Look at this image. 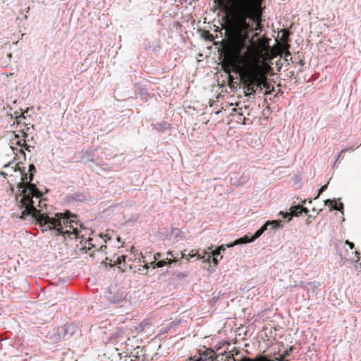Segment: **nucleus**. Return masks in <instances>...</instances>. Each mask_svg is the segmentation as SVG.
I'll return each mask as SVG.
<instances>
[{
    "label": "nucleus",
    "mask_w": 361,
    "mask_h": 361,
    "mask_svg": "<svg viewBox=\"0 0 361 361\" xmlns=\"http://www.w3.org/2000/svg\"><path fill=\"white\" fill-rule=\"evenodd\" d=\"M4 168L7 170L6 171H0V175L4 177L12 176L13 172H16L17 170L20 171V168L17 169V164L13 161L4 164Z\"/></svg>",
    "instance_id": "nucleus-5"
},
{
    "label": "nucleus",
    "mask_w": 361,
    "mask_h": 361,
    "mask_svg": "<svg viewBox=\"0 0 361 361\" xmlns=\"http://www.w3.org/2000/svg\"><path fill=\"white\" fill-rule=\"evenodd\" d=\"M355 149V146L353 145H348V146H345L342 149H341V152H351V151H353Z\"/></svg>",
    "instance_id": "nucleus-13"
},
{
    "label": "nucleus",
    "mask_w": 361,
    "mask_h": 361,
    "mask_svg": "<svg viewBox=\"0 0 361 361\" xmlns=\"http://www.w3.org/2000/svg\"><path fill=\"white\" fill-rule=\"evenodd\" d=\"M326 188H327V185H324L323 186H322L319 190L318 195H319L322 192H323Z\"/></svg>",
    "instance_id": "nucleus-20"
},
{
    "label": "nucleus",
    "mask_w": 361,
    "mask_h": 361,
    "mask_svg": "<svg viewBox=\"0 0 361 361\" xmlns=\"http://www.w3.org/2000/svg\"><path fill=\"white\" fill-rule=\"evenodd\" d=\"M29 172V176H27V174L22 173V182L19 184V188H21L22 190L24 188L27 187L29 185H32L31 182L32 181L34 174L36 172V169L33 164H30Z\"/></svg>",
    "instance_id": "nucleus-4"
},
{
    "label": "nucleus",
    "mask_w": 361,
    "mask_h": 361,
    "mask_svg": "<svg viewBox=\"0 0 361 361\" xmlns=\"http://www.w3.org/2000/svg\"><path fill=\"white\" fill-rule=\"evenodd\" d=\"M125 260H126V256H124V255H121L118 257V263L119 264H121L123 262H125Z\"/></svg>",
    "instance_id": "nucleus-18"
},
{
    "label": "nucleus",
    "mask_w": 361,
    "mask_h": 361,
    "mask_svg": "<svg viewBox=\"0 0 361 361\" xmlns=\"http://www.w3.org/2000/svg\"><path fill=\"white\" fill-rule=\"evenodd\" d=\"M15 138L17 139L16 141V144L20 147H25L26 145L25 140H18V136L17 135H15Z\"/></svg>",
    "instance_id": "nucleus-12"
},
{
    "label": "nucleus",
    "mask_w": 361,
    "mask_h": 361,
    "mask_svg": "<svg viewBox=\"0 0 361 361\" xmlns=\"http://www.w3.org/2000/svg\"><path fill=\"white\" fill-rule=\"evenodd\" d=\"M145 267L146 269H147V268H148V265H147V264H145Z\"/></svg>",
    "instance_id": "nucleus-33"
},
{
    "label": "nucleus",
    "mask_w": 361,
    "mask_h": 361,
    "mask_svg": "<svg viewBox=\"0 0 361 361\" xmlns=\"http://www.w3.org/2000/svg\"><path fill=\"white\" fill-rule=\"evenodd\" d=\"M304 282H300L299 284H297L296 283L293 284V285H290L288 287H287V288H290V290H292L293 288H295L297 287L298 286H303L304 285Z\"/></svg>",
    "instance_id": "nucleus-17"
},
{
    "label": "nucleus",
    "mask_w": 361,
    "mask_h": 361,
    "mask_svg": "<svg viewBox=\"0 0 361 361\" xmlns=\"http://www.w3.org/2000/svg\"><path fill=\"white\" fill-rule=\"evenodd\" d=\"M293 210L295 212L300 211V209H296L294 208V207H292L290 208V213H287V212L284 213L283 212H280L279 215L281 216L284 219L288 218V220H290L291 219L292 216L294 215L293 212Z\"/></svg>",
    "instance_id": "nucleus-10"
},
{
    "label": "nucleus",
    "mask_w": 361,
    "mask_h": 361,
    "mask_svg": "<svg viewBox=\"0 0 361 361\" xmlns=\"http://www.w3.org/2000/svg\"><path fill=\"white\" fill-rule=\"evenodd\" d=\"M167 254H168L169 255H172V254H171V252H167Z\"/></svg>",
    "instance_id": "nucleus-31"
},
{
    "label": "nucleus",
    "mask_w": 361,
    "mask_h": 361,
    "mask_svg": "<svg viewBox=\"0 0 361 361\" xmlns=\"http://www.w3.org/2000/svg\"><path fill=\"white\" fill-rule=\"evenodd\" d=\"M212 262L214 265H217L218 264V259L216 257H212Z\"/></svg>",
    "instance_id": "nucleus-23"
},
{
    "label": "nucleus",
    "mask_w": 361,
    "mask_h": 361,
    "mask_svg": "<svg viewBox=\"0 0 361 361\" xmlns=\"http://www.w3.org/2000/svg\"><path fill=\"white\" fill-rule=\"evenodd\" d=\"M173 262H174V260H172L170 259H166V260H160V261L157 262V263L152 262L151 264L153 265L154 268V267H162L164 265H166L167 263L171 264Z\"/></svg>",
    "instance_id": "nucleus-9"
},
{
    "label": "nucleus",
    "mask_w": 361,
    "mask_h": 361,
    "mask_svg": "<svg viewBox=\"0 0 361 361\" xmlns=\"http://www.w3.org/2000/svg\"><path fill=\"white\" fill-rule=\"evenodd\" d=\"M160 257H161V254L160 253H157V254L154 255V258L155 260H157V259H159Z\"/></svg>",
    "instance_id": "nucleus-26"
},
{
    "label": "nucleus",
    "mask_w": 361,
    "mask_h": 361,
    "mask_svg": "<svg viewBox=\"0 0 361 361\" xmlns=\"http://www.w3.org/2000/svg\"><path fill=\"white\" fill-rule=\"evenodd\" d=\"M212 247H209L208 250L212 251V256L218 257L220 256L221 251L219 249H216L215 250H212Z\"/></svg>",
    "instance_id": "nucleus-14"
},
{
    "label": "nucleus",
    "mask_w": 361,
    "mask_h": 361,
    "mask_svg": "<svg viewBox=\"0 0 361 361\" xmlns=\"http://www.w3.org/2000/svg\"><path fill=\"white\" fill-rule=\"evenodd\" d=\"M279 361H288V360H283L282 359L279 360Z\"/></svg>",
    "instance_id": "nucleus-34"
},
{
    "label": "nucleus",
    "mask_w": 361,
    "mask_h": 361,
    "mask_svg": "<svg viewBox=\"0 0 361 361\" xmlns=\"http://www.w3.org/2000/svg\"><path fill=\"white\" fill-rule=\"evenodd\" d=\"M200 255L199 251H196L195 252H194L193 250H192L188 255V257H197V258L198 259V256Z\"/></svg>",
    "instance_id": "nucleus-16"
},
{
    "label": "nucleus",
    "mask_w": 361,
    "mask_h": 361,
    "mask_svg": "<svg viewBox=\"0 0 361 361\" xmlns=\"http://www.w3.org/2000/svg\"><path fill=\"white\" fill-rule=\"evenodd\" d=\"M226 247H227L226 245L225 246L221 245V246L219 247L217 249H219L221 252V251H225L226 250Z\"/></svg>",
    "instance_id": "nucleus-25"
},
{
    "label": "nucleus",
    "mask_w": 361,
    "mask_h": 361,
    "mask_svg": "<svg viewBox=\"0 0 361 361\" xmlns=\"http://www.w3.org/2000/svg\"><path fill=\"white\" fill-rule=\"evenodd\" d=\"M343 154V152H341V151L337 154L336 156V161H338L339 159L341 158V156L342 154Z\"/></svg>",
    "instance_id": "nucleus-24"
},
{
    "label": "nucleus",
    "mask_w": 361,
    "mask_h": 361,
    "mask_svg": "<svg viewBox=\"0 0 361 361\" xmlns=\"http://www.w3.org/2000/svg\"><path fill=\"white\" fill-rule=\"evenodd\" d=\"M219 5L233 20L235 36L231 42L228 61L233 71L240 76L245 96L254 95L259 90H270L267 74L269 66L262 54L254 50L247 35L250 25L248 18L256 21L255 30L259 27L258 16L255 15V0H219Z\"/></svg>",
    "instance_id": "nucleus-1"
},
{
    "label": "nucleus",
    "mask_w": 361,
    "mask_h": 361,
    "mask_svg": "<svg viewBox=\"0 0 361 361\" xmlns=\"http://www.w3.org/2000/svg\"><path fill=\"white\" fill-rule=\"evenodd\" d=\"M345 243L349 246L350 249H353L355 247L354 243L352 242H350L348 240H345Z\"/></svg>",
    "instance_id": "nucleus-19"
},
{
    "label": "nucleus",
    "mask_w": 361,
    "mask_h": 361,
    "mask_svg": "<svg viewBox=\"0 0 361 361\" xmlns=\"http://www.w3.org/2000/svg\"><path fill=\"white\" fill-rule=\"evenodd\" d=\"M288 35H289V32H288V31L283 30V31L282 36H281V39H282L284 42H287V40H288Z\"/></svg>",
    "instance_id": "nucleus-15"
},
{
    "label": "nucleus",
    "mask_w": 361,
    "mask_h": 361,
    "mask_svg": "<svg viewBox=\"0 0 361 361\" xmlns=\"http://www.w3.org/2000/svg\"><path fill=\"white\" fill-rule=\"evenodd\" d=\"M324 204L325 205H330L331 209L334 210L341 211V209H343V204L340 202L338 204L335 200L328 199L324 201Z\"/></svg>",
    "instance_id": "nucleus-7"
},
{
    "label": "nucleus",
    "mask_w": 361,
    "mask_h": 361,
    "mask_svg": "<svg viewBox=\"0 0 361 361\" xmlns=\"http://www.w3.org/2000/svg\"><path fill=\"white\" fill-rule=\"evenodd\" d=\"M92 238H89L87 239V242H88V248H89V249L90 248V247H93V246H94V245H93V244L91 243V242H92Z\"/></svg>",
    "instance_id": "nucleus-22"
},
{
    "label": "nucleus",
    "mask_w": 361,
    "mask_h": 361,
    "mask_svg": "<svg viewBox=\"0 0 361 361\" xmlns=\"http://www.w3.org/2000/svg\"><path fill=\"white\" fill-rule=\"evenodd\" d=\"M294 208L296 209H300L299 212H295L294 210L293 211L294 215H295V216H298V215L302 214V212H305V213H307L308 212V209L307 208H305V207H302V206H295Z\"/></svg>",
    "instance_id": "nucleus-11"
},
{
    "label": "nucleus",
    "mask_w": 361,
    "mask_h": 361,
    "mask_svg": "<svg viewBox=\"0 0 361 361\" xmlns=\"http://www.w3.org/2000/svg\"><path fill=\"white\" fill-rule=\"evenodd\" d=\"M20 152L25 155V152H23V149H20Z\"/></svg>",
    "instance_id": "nucleus-28"
},
{
    "label": "nucleus",
    "mask_w": 361,
    "mask_h": 361,
    "mask_svg": "<svg viewBox=\"0 0 361 361\" xmlns=\"http://www.w3.org/2000/svg\"><path fill=\"white\" fill-rule=\"evenodd\" d=\"M42 194L35 185H29L21 190L17 195L16 200L19 208L22 210L21 218L25 219L30 216L34 218L44 230L54 229L56 235H67L71 237L73 235L75 238H81L80 243L85 240L82 231L79 229L81 225L71 219L69 216L62 213L55 214L50 217L44 211L46 203L41 200Z\"/></svg>",
    "instance_id": "nucleus-2"
},
{
    "label": "nucleus",
    "mask_w": 361,
    "mask_h": 361,
    "mask_svg": "<svg viewBox=\"0 0 361 361\" xmlns=\"http://www.w3.org/2000/svg\"><path fill=\"white\" fill-rule=\"evenodd\" d=\"M278 227H282L281 221H268L259 230H257L255 233V234L251 238H249L247 235H245L244 237L235 240L233 243L226 245V247H231L238 244L247 243L249 242L254 241L255 239L258 238L265 231L269 229H274Z\"/></svg>",
    "instance_id": "nucleus-3"
},
{
    "label": "nucleus",
    "mask_w": 361,
    "mask_h": 361,
    "mask_svg": "<svg viewBox=\"0 0 361 361\" xmlns=\"http://www.w3.org/2000/svg\"><path fill=\"white\" fill-rule=\"evenodd\" d=\"M75 326L73 324H70L66 326V331L68 330V329H74Z\"/></svg>",
    "instance_id": "nucleus-27"
},
{
    "label": "nucleus",
    "mask_w": 361,
    "mask_h": 361,
    "mask_svg": "<svg viewBox=\"0 0 361 361\" xmlns=\"http://www.w3.org/2000/svg\"><path fill=\"white\" fill-rule=\"evenodd\" d=\"M11 148L12 149V150H13V153H16V152H15V151H14V147H12V146H11Z\"/></svg>",
    "instance_id": "nucleus-30"
},
{
    "label": "nucleus",
    "mask_w": 361,
    "mask_h": 361,
    "mask_svg": "<svg viewBox=\"0 0 361 361\" xmlns=\"http://www.w3.org/2000/svg\"><path fill=\"white\" fill-rule=\"evenodd\" d=\"M200 255L198 256V259H202L204 262H209L211 259V255L207 250L199 251Z\"/></svg>",
    "instance_id": "nucleus-8"
},
{
    "label": "nucleus",
    "mask_w": 361,
    "mask_h": 361,
    "mask_svg": "<svg viewBox=\"0 0 361 361\" xmlns=\"http://www.w3.org/2000/svg\"><path fill=\"white\" fill-rule=\"evenodd\" d=\"M29 10H30V8L28 7V8H27V10H26V12L27 13V12L29 11Z\"/></svg>",
    "instance_id": "nucleus-32"
},
{
    "label": "nucleus",
    "mask_w": 361,
    "mask_h": 361,
    "mask_svg": "<svg viewBox=\"0 0 361 361\" xmlns=\"http://www.w3.org/2000/svg\"><path fill=\"white\" fill-rule=\"evenodd\" d=\"M355 253V256H357V257H358V255H360V253H359L357 251H356Z\"/></svg>",
    "instance_id": "nucleus-29"
},
{
    "label": "nucleus",
    "mask_w": 361,
    "mask_h": 361,
    "mask_svg": "<svg viewBox=\"0 0 361 361\" xmlns=\"http://www.w3.org/2000/svg\"><path fill=\"white\" fill-rule=\"evenodd\" d=\"M24 147H25V150H27V152H31V150L34 149V147L27 145V144L25 145Z\"/></svg>",
    "instance_id": "nucleus-21"
},
{
    "label": "nucleus",
    "mask_w": 361,
    "mask_h": 361,
    "mask_svg": "<svg viewBox=\"0 0 361 361\" xmlns=\"http://www.w3.org/2000/svg\"><path fill=\"white\" fill-rule=\"evenodd\" d=\"M107 297L111 303L118 305L121 307H123L125 304L128 303L122 294L112 295L111 293H109V295Z\"/></svg>",
    "instance_id": "nucleus-6"
}]
</instances>
